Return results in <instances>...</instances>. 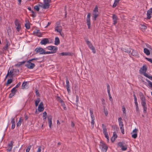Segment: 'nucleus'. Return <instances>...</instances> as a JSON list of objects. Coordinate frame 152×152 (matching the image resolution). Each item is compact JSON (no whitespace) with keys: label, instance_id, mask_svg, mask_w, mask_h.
<instances>
[{"label":"nucleus","instance_id":"14","mask_svg":"<svg viewBox=\"0 0 152 152\" xmlns=\"http://www.w3.org/2000/svg\"><path fill=\"white\" fill-rule=\"evenodd\" d=\"M138 129H135L132 131V137L134 139H136L137 137V132Z\"/></svg>","mask_w":152,"mask_h":152},{"label":"nucleus","instance_id":"42","mask_svg":"<svg viewBox=\"0 0 152 152\" xmlns=\"http://www.w3.org/2000/svg\"><path fill=\"white\" fill-rule=\"evenodd\" d=\"M104 113L106 116H107L108 114V112L107 109H105L104 108Z\"/></svg>","mask_w":152,"mask_h":152},{"label":"nucleus","instance_id":"44","mask_svg":"<svg viewBox=\"0 0 152 152\" xmlns=\"http://www.w3.org/2000/svg\"><path fill=\"white\" fill-rule=\"evenodd\" d=\"M38 59V58H34L31 59L30 60H29L28 61H27V62H31V61H32L33 60H37Z\"/></svg>","mask_w":152,"mask_h":152},{"label":"nucleus","instance_id":"32","mask_svg":"<svg viewBox=\"0 0 152 152\" xmlns=\"http://www.w3.org/2000/svg\"><path fill=\"white\" fill-rule=\"evenodd\" d=\"M12 82V79H10L7 80L6 85L7 86L9 84H10Z\"/></svg>","mask_w":152,"mask_h":152},{"label":"nucleus","instance_id":"40","mask_svg":"<svg viewBox=\"0 0 152 152\" xmlns=\"http://www.w3.org/2000/svg\"><path fill=\"white\" fill-rule=\"evenodd\" d=\"M93 12H98V8L97 6H96L95 7L94 10Z\"/></svg>","mask_w":152,"mask_h":152},{"label":"nucleus","instance_id":"27","mask_svg":"<svg viewBox=\"0 0 152 152\" xmlns=\"http://www.w3.org/2000/svg\"><path fill=\"white\" fill-rule=\"evenodd\" d=\"M144 53L147 55H149L150 54L149 50L146 48H144Z\"/></svg>","mask_w":152,"mask_h":152},{"label":"nucleus","instance_id":"64","mask_svg":"<svg viewBox=\"0 0 152 152\" xmlns=\"http://www.w3.org/2000/svg\"><path fill=\"white\" fill-rule=\"evenodd\" d=\"M6 46L7 47H8L9 46H10V43L8 42V41H7L6 42Z\"/></svg>","mask_w":152,"mask_h":152},{"label":"nucleus","instance_id":"59","mask_svg":"<svg viewBox=\"0 0 152 152\" xmlns=\"http://www.w3.org/2000/svg\"><path fill=\"white\" fill-rule=\"evenodd\" d=\"M118 4L117 3H116V2H115L114 3H113V8H115V7L117 5V4Z\"/></svg>","mask_w":152,"mask_h":152},{"label":"nucleus","instance_id":"46","mask_svg":"<svg viewBox=\"0 0 152 152\" xmlns=\"http://www.w3.org/2000/svg\"><path fill=\"white\" fill-rule=\"evenodd\" d=\"M51 2V0H44V3H48L49 4Z\"/></svg>","mask_w":152,"mask_h":152},{"label":"nucleus","instance_id":"26","mask_svg":"<svg viewBox=\"0 0 152 152\" xmlns=\"http://www.w3.org/2000/svg\"><path fill=\"white\" fill-rule=\"evenodd\" d=\"M60 43V40L58 37H56L55 38V44L56 45H58Z\"/></svg>","mask_w":152,"mask_h":152},{"label":"nucleus","instance_id":"22","mask_svg":"<svg viewBox=\"0 0 152 152\" xmlns=\"http://www.w3.org/2000/svg\"><path fill=\"white\" fill-rule=\"evenodd\" d=\"M117 136L115 132L113 133V135L111 139V140L112 142H113L115 140L116 138L117 137Z\"/></svg>","mask_w":152,"mask_h":152},{"label":"nucleus","instance_id":"5","mask_svg":"<svg viewBox=\"0 0 152 152\" xmlns=\"http://www.w3.org/2000/svg\"><path fill=\"white\" fill-rule=\"evenodd\" d=\"M25 66L28 68L30 69H32L34 68L35 66V65L34 64L32 63L31 62H27L26 63L25 65Z\"/></svg>","mask_w":152,"mask_h":152},{"label":"nucleus","instance_id":"58","mask_svg":"<svg viewBox=\"0 0 152 152\" xmlns=\"http://www.w3.org/2000/svg\"><path fill=\"white\" fill-rule=\"evenodd\" d=\"M43 116L44 117H47V113L46 112H44L43 113Z\"/></svg>","mask_w":152,"mask_h":152},{"label":"nucleus","instance_id":"33","mask_svg":"<svg viewBox=\"0 0 152 152\" xmlns=\"http://www.w3.org/2000/svg\"><path fill=\"white\" fill-rule=\"evenodd\" d=\"M56 53V52H54V51H47V52L45 51V54L54 53Z\"/></svg>","mask_w":152,"mask_h":152},{"label":"nucleus","instance_id":"37","mask_svg":"<svg viewBox=\"0 0 152 152\" xmlns=\"http://www.w3.org/2000/svg\"><path fill=\"white\" fill-rule=\"evenodd\" d=\"M147 82L148 83V86L149 87L152 88V83L151 81H149V80H148L147 81Z\"/></svg>","mask_w":152,"mask_h":152},{"label":"nucleus","instance_id":"16","mask_svg":"<svg viewBox=\"0 0 152 152\" xmlns=\"http://www.w3.org/2000/svg\"><path fill=\"white\" fill-rule=\"evenodd\" d=\"M152 12V8H150L148 11L147 13V19H150L151 18V15Z\"/></svg>","mask_w":152,"mask_h":152},{"label":"nucleus","instance_id":"13","mask_svg":"<svg viewBox=\"0 0 152 152\" xmlns=\"http://www.w3.org/2000/svg\"><path fill=\"white\" fill-rule=\"evenodd\" d=\"M44 108L43 107V102H41L38 107V111L39 112H41L44 110Z\"/></svg>","mask_w":152,"mask_h":152},{"label":"nucleus","instance_id":"45","mask_svg":"<svg viewBox=\"0 0 152 152\" xmlns=\"http://www.w3.org/2000/svg\"><path fill=\"white\" fill-rule=\"evenodd\" d=\"M55 31L59 33L61 32V29L59 28L58 27H56L55 28Z\"/></svg>","mask_w":152,"mask_h":152},{"label":"nucleus","instance_id":"60","mask_svg":"<svg viewBox=\"0 0 152 152\" xmlns=\"http://www.w3.org/2000/svg\"><path fill=\"white\" fill-rule=\"evenodd\" d=\"M118 123H119V125L120 126H123L124 125H123L122 121L119 122Z\"/></svg>","mask_w":152,"mask_h":152},{"label":"nucleus","instance_id":"48","mask_svg":"<svg viewBox=\"0 0 152 152\" xmlns=\"http://www.w3.org/2000/svg\"><path fill=\"white\" fill-rule=\"evenodd\" d=\"M31 145H30L27 147V148H26V152H29V151L31 149Z\"/></svg>","mask_w":152,"mask_h":152},{"label":"nucleus","instance_id":"3","mask_svg":"<svg viewBox=\"0 0 152 152\" xmlns=\"http://www.w3.org/2000/svg\"><path fill=\"white\" fill-rule=\"evenodd\" d=\"M102 131L105 137L106 138H109V137L107 132L106 127V126L105 125L103 124H102Z\"/></svg>","mask_w":152,"mask_h":152},{"label":"nucleus","instance_id":"54","mask_svg":"<svg viewBox=\"0 0 152 152\" xmlns=\"http://www.w3.org/2000/svg\"><path fill=\"white\" fill-rule=\"evenodd\" d=\"M108 96H109V97L110 100V101H112V97L111 96V94H110V92H108Z\"/></svg>","mask_w":152,"mask_h":152},{"label":"nucleus","instance_id":"47","mask_svg":"<svg viewBox=\"0 0 152 152\" xmlns=\"http://www.w3.org/2000/svg\"><path fill=\"white\" fill-rule=\"evenodd\" d=\"M34 9L37 11H38L39 10V7L37 5L34 6Z\"/></svg>","mask_w":152,"mask_h":152},{"label":"nucleus","instance_id":"53","mask_svg":"<svg viewBox=\"0 0 152 152\" xmlns=\"http://www.w3.org/2000/svg\"><path fill=\"white\" fill-rule=\"evenodd\" d=\"M31 12L32 13V16L34 18L36 16V15L34 12L33 11H32Z\"/></svg>","mask_w":152,"mask_h":152},{"label":"nucleus","instance_id":"21","mask_svg":"<svg viewBox=\"0 0 152 152\" xmlns=\"http://www.w3.org/2000/svg\"><path fill=\"white\" fill-rule=\"evenodd\" d=\"M11 123L12 124L11 126V129H13L15 128V125L14 118H11Z\"/></svg>","mask_w":152,"mask_h":152},{"label":"nucleus","instance_id":"18","mask_svg":"<svg viewBox=\"0 0 152 152\" xmlns=\"http://www.w3.org/2000/svg\"><path fill=\"white\" fill-rule=\"evenodd\" d=\"M49 43V41L48 38H45L42 39L40 42L42 45H45Z\"/></svg>","mask_w":152,"mask_h":152},{"label":"nucleus","instance_id":"15","mask_svg":"<svg viewBox=\"0 0 152 152\" xmlns=\"http://www.w3.org/2000/svg\"><path fill=\"white\" fill-rule=\"evenodd\" d=\"M112 18L113 20V24L115 25L117 23V20L118 19L117 16L115 14H113Z\"/></svg>","mask_w":152,"mask_h":152},{"label":"nucleus","instance_id":"63","mask_svg":"<svg viewBox=\"0 0 152 152\" xmlns=\"http://www.w3.org/2000/svg\"><path fill=\"white\" fill-rule=\"evenodd\" d=\"M20 85V82H19L15 86V88H18Z\"/></svg>","mask_w":152,"mask_h":152},{"label":"nucleus","instance_id":"55","mask_svg":"<svg viewBox=\"0 0 152 152\" xmlns=\"http://www.w3.org/2000/svg\"><path fill=\"white\" fill-rule=\"evenodd\" d=\"M145 58L148 61L150 62L151 63H152V59H151L146 57Z\"/></svg>","mask_w":152,"mask_h":152},{"label":"nucleus","instance_id":"56","mask_svg":"<svg viewBox=\"0 0 152 152\" xmlns=\"http://www.w3.org/2000/svg\"><path fill=\"white\" fill-rule=\"evenodd\" d=\"M89 110L91 115L94 114L93 110L92 108H90L89 109Z\"/></svg>","mask_w":152,"mask_h":152},{"label":"nucleus","instance_id":"10","mask_svg":"<svg viewBox=\"0 0 152 152\" xmlns=\"http://www.w3.org/2000/svg\"><path fill=\"white\" fill-rule=\"evenodd\" d=\"M35 50L37 53H39L40 54H45V50L41 48H37Z\"/></svg>","mask_w":152,"mask_h":152},{"label":"nucleus","instance_id":"39","mask_svg":"<svg viewBox=\"0 0 152 152\" xmlns=\"http://www.w3.org/2000/svg\"><path fill=\"white\" fill-rule=\"evenodd\" d=\"M25 26L26 29H28L30 28V26L28 23H26L25 24Z\"/></svg>","mask_w":152,"mask_h":152},{"label":"nucleus","instance_id":"41","mask_svg":"<svg viewBox=\"0 0 152 152\" xmlns=\"http://www.w3.org/2000/svg\"><path fill=\"white\" fill-rule=\"evenodd\" d=\"M13 74V71H12L11 70L10 72H9L8 71V73L6 76V77H7L8 76V75H12V76H13L12 75Z\"/></svg>","mask_w":152,"mask_h":152},{"label":"nucleus","instance_id":"28","mask_svg":"<svg viewBox=\"0 0 152 152\" xmlns=\"http://www.w3.org/2000/svg\"><path fill=\"white\" fill-rule=\"evenodd\" d=\"M93 15H94V20H95L96 19V18L98 16V12H93Z\"/></svg>","mask_w":152,"mask_h":152},{"label":"nucleus","instance_id":"17","mask_svg":"<svg viewBox=\"0 0 152 152\" xmlns=\"http://www.w3.org/2000/svg\"><path fill=\"white\" fill-rule=\"evenodd\" d=\"M33 34L38 37H41L42 35L41 33H40V31L39 30H37L33 32Z\"/></svg>","mask_w":152,"mask_h":152},{"label":"nucleus","instance_id":"2","mask_svg":"<svg viewBox=\"0 0 152 152\" xmlns=\"http://www.w3.org/2000/svg\"><path fill=\"white\" fill-rule=\"evenodd\" d=\"M99 147L102 152H106L108 148L107 145L103 141L100 142Z\"/></svg>","mask_w":152,"mask_h":152},{"label":"nucleus","instance_id":"38","mask_svg":"<svg viewBox=\"0 0 152 152\" xmlns=\"http://www.w3.org/2000/svg\"><path fill=\"white\" fill-rule=\"evenodd\" d=\"M141 29L145 30L147 29V26L144 25H141Z\"/></svg>","mask_w":152,"mask_h":152},{"label":"nucleus","instance_id":"57","mask_svg":"<svg viewBox=\"0 0 152 152\" xmlns=\"http://www.w3.org/2000/svg\"><path fill=\"white\" fill-rule=\"evenodd\" d=\"M13 145V143L12 141H11L10 142L8 145V147H11L12 148Z\"/></svg>","mask_w":152,"mask_h":152},{"label":"nucleus","instance_id":"1","mask_svg":"<svg viewBox=\"0 0 152 152\" xmlns=\"http://www.w3.org/2000/svg\"><path fill=\"white\" fill-rule=\"evenodd\" d=\"M140 99L141 101V104L143 109V111L145 113L147 112V107L146 103V99L142 93L140 94Z\"/></svg>","mask_w":152,"mask_h":152},{"label":"nucleus","instance_id":"23","mask_svg":"<svg viewBox=\"0 0 152 152\" xmlns=\"http://www.w3.org/2000/svg\"><path fill=\"white\" fill-rule=\"evenodd\" d=\"M23 120L22 117H20L18 123L17 124V127L20 126L21 123L23 122Z\"/></svg>","mask_w":152,"mask_h":152},{"label":"nucleus","instance_id":"35","mask_svg":"<svg viewBox=\"0 0 152 152\" xmlns=\"http://www.w3.org/2000/svg\"><path fill=\"white\" fill-rule=\"evenodd\" d=\"M122 111L123 113V114H124L125 115H126V108L125 106L124 105L122 106Z\"/></svg>","mask_w":152,"mask_h":152},{"label":"nucleus","instance_id":"25","mask_svg":"<svg viewBox=\"0 0 152 152\" xmlns=\"http://www.w3.org/2000/svg\"><path fill=\"white\" fill-rule=\"evenodd\" d=\"M28 87L27 82H24L22 85V88L24 89Z\"/></svg>","mask_w":152,"mask_h":152},{"label":"nucleus","instance_id":"52","mask_svg":"<svg viewBox=\"0 0 152 152\" xmlns=\"http://www.w3.org/2000/svg\"><path fill=\"white\" fill-rule=\"evenodd\" d=\"M145 77H147L148 78L150 76L148 75L147 73H146V72H145L142 74Z\"/></svg>","mask_w":152,"mask_h":152},{"label":"nucleus","instance_id":"43","mask_svg":"<svg viewBox=\"0 0 152 152\" xmlns=\"http://www.w3.org/2000/svg\"><path fill=\"white\" fill-rule=\"evenodd\" d=\"M95 119H91V126L93 128L94 127V125L95 123V122L94 121Z\"/></svg>","mask_w":152,"mask_h":152},{"label":"nucleus","instance_id":"29","mask_svg":"<svg viewBox=\"0 0 152 152\" xmlns=\"http://www.w3.org/2000/svg\"><path fill=\"white\" fill-rule=\"evenodd\" d=\"M19 72V70L18 69H14L13 70V75H15L18 74Z\"/></svg>","mask_w":152,"mask_h":152},{"label":"nucleus","instance_id":"9","mask_svg":"<svg viewBox=\"0 0 152 152\" xmlns=\"http://www.w3.org/2000/svg\"><path fill=\"white\" fill-rule=\"evenodd\" d=\"M147 70V67L146 65H144L139 70V72L140 74H142L146 72Z\"/></svg>","mask_w":152,"mask_h":152},{"label":"nucleus","instance_id":"12","mask_svg":"<svg viewBox=\"0 0 152 152\" xmlns=\"http://www.w3.org/2000/svg\"><path fill=\"white\" fill-rule=\"evenodd\" d=\"M129 54H131L134 56H137L138 55L137 51L135 50H134L132 49H130L129 51Z\"/></svg>","mask_w":152,"mask_h":152},{"label":"nucleus","instance_id":"62","mask_svg":"<svg viewBox=\"0 0 152 152\" xmlns=\"http://www.w3.org/2000/svg\"><path fill=\"white\" fill-rule=\"evenodd\" d=\"M36 94L37 96H39L40 94L38 91L37 89L36 90Z\"/></svg>","mask_w":152,"mask_h":152},{"label":"nucleus","instance_id":"51","mask_svg":"<svg viewBox=\"0 0 152 152\" xmlns=\"http://www.w3.org/2000/svg\"><path fill=\"white\" fill-rule=\"evenodd\" d=\"M40 101V98H38L37 99L35 100V102L36 103H38V104L39 103V102Z\"/></svg>","mask_w":152,"mask_h":152},{"label":"nucleus","instance_id":"31","mask_svg":"<svg viewBox=\"0 0 152 152\" xmlns=\"http://www.w3.org/2000/svg\"><path fill=\"white\" fill-rule=\"evenodd\" d=\"M61 103V106L63 107L64 109L66 110V107L65 104H64V102L62 101L61 102H60Z\"/></svg>","mask_w":152,"mask_h":152},{"label":"nucleus","instance_id":"34","mask_svg":"<svg viewBox=\"0 0 152 152\" xmlns=\"http://www.w3.org/2000/svg\"><path fill=\"white\" fill-rule=\"evenodd\" d=\"M123 50L124 52L127 53H129V51L128 50V48H123Z\"/></svg>","mask_w":152,"mask_h":152},{"label":"nucleus","instance_id":"50","mask_svg":"<svg viewBox=\"0 0 152 152\" xmlns=\"http://www.w3.org/2000/svg\"><path fill=\"white\" fill-rule=\"evenodd\" d=\"M107 92H110V86L108 84H107Z\"/></svg>","mask_w":152,"mask_h":152},{"label":"nucleus","instance_id":"49","mask_svg":"<svg viewBox=\"0 0 152 152\" xmlns=\"http://www.w3.org/2000/svg\"><path fill=\"white\" fill-rule=\"evenodd\" d=\"M56 99L57 101H59L60 102H61L62 101L59 96H57L56 98Z\"/></svg>","mask_w":152,"mask_h":152},{"label":"nucleus","instance_id":"7","mask_svg":"<svg viewBox=\"0 0 152 152\" xmlns=\"http://www.w3.org/2000/svg\"><path fill=\"white\" fill-rule=\"evenodd\" d=\"M15 25L17 31L19 32L21 28V27L20 25L18 20L16 19L15 20Z\"/></svg>","mask_w":152,"mask_h":152},{"label":"nucleus","instance_id":"24","mask_svg":"<svg viewBox=\"0 0 152 152\" xmlns=\"http://www.w3.org/2000/svg\"><path fill=\"white\" fill-rule=\"evenodd\" d=\"M15 88H16L14 87L11 90V93L10 94V96L12 95V96H13L15 95V93L16 91V90L15 89Z\"/></svg>","mask_w":152,"mask_h":152},{"label":"nucleus","instance_id":"20","mask_svg":"<svg viewBox=\"0 0 152 152\" xmlns=\"http://www.w3.org/2000/svg\"><path fill=\"white\" fill-rule=\"evenodd\" d=\"M50 6V4L48 3H44L42 5H41V6L44 9H47Z\"/></svg>","mask_w":152,"mask_h":152},{"label":"nucleus","instance_id":"61","mask_svg":"<svg viewBox=\"0 0 152 152\" xmlns=\"http://www.w3.org/2000/svg\"><path fill=\"white\" fill-rule=\"evenodd\" d=\"M74 53H67V56H72L73 55Z\"/></svg>","mask_w":152,"mask_h":152},{"label":"nucleus","instance_id":"19","mask_svg":"<svg viewBox=\"0 0 152 152\" xmlns=\"http://www.w3.org/2000/svg\"><path fill=\"white\" fill-rule=\"evenodd\" d=\"M52 117L51 115L49 116L48 117V124L50 127V128L52 124Z\"/></svg>","mask_w":152,"mask_h":152},{"label":"nucleus","instance_id":"30","mask_svg":"<svg viewBox=\"0 0 152 152\" xmlns=\"http://www.w3.org/2000/svg\"><path fill=\"white\" fill-rule=\"evenodd\" d=\"M69 82L67 80V91H68L69 94L70 92V89H69Z\"/></svg>","mask_w":152,"mask_h":152},{"label":"nucleus","instance_id":"8","mask_svg":"<svg viewBox=\"0 0 152 152\" xmlns=\"http://www.w3.org/2000/svg\"><path fill=\"white\" fill-rule=\"evenodd\" d=\"M118 146L121 148L122 151H126L127 149V147L126 145H124L123 142H119L118 143Z\"/></svg>","mask_w":152,"mask_h":152},{"label":"nucleus","instance_id":"6","mask_svg":"<svg viewBox=\"0 0 152 152\" xmlns=\"http://www.w3.org/2000/svg\"><path fill=\"white\" fill-rule=\"evenodd\" d=\"M91 13H88L87 16L86 21L87 25L88 26V28L90 29L91 27V22H90Z\"/></svg>","mask_w":152,"mask_h":152},{"label":"nucleus","instance_id":"11","mask_svg":"<svg viewBox=\"0 0 152 152\" xmlns=\"http://www.w3.org/2000/svg\"><path fill=\"white\" fill-rule=\"evenodd\" d=\"M47 48L48 50H52V51H54L55 52L58 50L57 47L53 46H48L47 47Z\"/></svg>","mask_w":152,"mask_h":152},{"label":"nucleus","instance_id":"4","mask_svg":"<svg viewBox=\"0 0 152 152\" xmlns=\"http://www.w3.org/2000/svg\"><path fill=\"white\" fill-rule=\"evenodd\" d=\"M86 42L89 48H90V49H91L92 50V52L94 53H95L96 51L95 50L94 47L93 46V45L88 40H87L86 41Z\"/></svg>","mask_w":152,"mask_h":152},{"label":"nucleus","instance_id":"36","mask_svg":"<svg viewBox=\"0 0 152 152\" xmlns=\"http://www.w3.org/2000/svg\"><path fill=\"white\" fill-rule=\"evenodd\" d=\"M120 127L121 133L122 134H124V127H123V126H121Z\"/></svg>","mask_w":152,"mask_h":152}]
</instances>
